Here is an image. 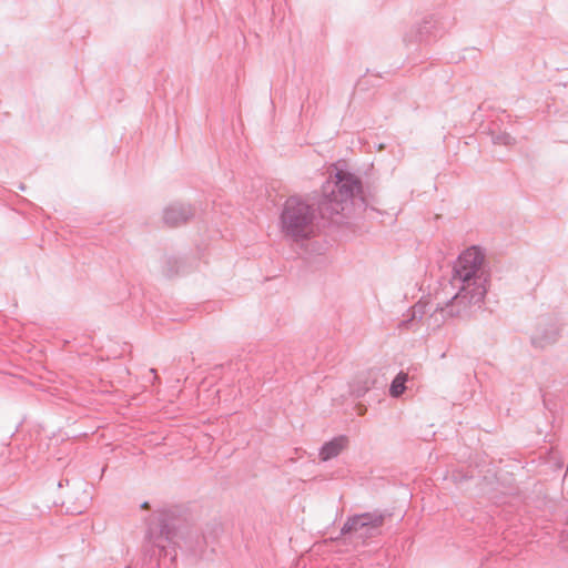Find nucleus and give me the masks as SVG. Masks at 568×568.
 I'll list each match as a JSON object with an SVG mask.
<instances>
[{"instance_id": "obj_1", "label": "nucleus", "mask_w": 568, "mask_h": 568, "mask_svg": "<svg viewBox=\"0 0 568 568\" xmlns=\"http://www.w3.org/2000/svg\"><path fill=\"white\" fill-rule=\"evenodd\" d=\"M489 277L484 252L477 246L465 250L453 265L449 280L453 294L438 310L447 316H471L484 305Z\"/></svg>"}, {"instance_id": "obj_2", "label": "nucleus", "mask_w": 568, "mask_h": 568, "mask_svg": "<svg viewBox=\"0 0 568 568\" xmlns=\"http://www.w3.org/2000/svg\"><path fill=\"white\" fill-rule=\"evenodd\" d=\"M179 537V519L173 511L168 509L158 511L148 523L143 546L144 556L149 557L150 561L154 560L156 566H160L162 557H170L171 561L175 560Z\"/></svg>"}, {"instance_id": "obj_3", "label": "nucleus", "mask_w": 568, "mask_h": 568, "mask_svg": "<svg viewBox=\"0 0 568 568\" xmlns=\"http://www.w3.org/2000/svg\"><path fill=\"white\" fill-rule=\"evenodd\" d=\"M318 206L315 207L301 196L293 195L282 205L278 226L282 236L300 243L312 239L317 231Z\"/></svg>"}, {"instance_id": "obj_4", "label": "nucleus", "mask_w": 568, "mask_h": 568, "mask_svg": "<svg viewBox=\"0 0 568 568\" xmlns=\"http://www.w3.org/2000/svg\"><path fill=\"white\" fill-rule=\"evenodd\" d=\"M362 191L363 185L358 176L345 170H337L333 184L328 182L323 189L318 202L321 216L338 223L337 217L353 205L355 196L362 194Z\"/></svg>"}, {"instance_id": "obj_5", "label": "nucleus", "mask_w": 568, "mask_h": 568, "mask_svg": "<svg viewBox=\"0 0 568 568\" xmlns=\"http://www.w3.org/2000/svg\"><path fill=\"white\" fill-rule=\"evenodd\" d=\"M386 515L381 510H373L349 516L341 528L342 536L365 542L367 539L381 535Z\"/></svg>"}, {"instance_id": "obj_6", "label": "nucleus", "mask_w": 568, "mask_h": 568, "mask_svg": "<svg viewBox=\"0 0 568 568\" xmlns=\"http://www.w3.org/2000/svg\"><path fill=\"white\" fill-rule=\"evenodd\" d=\"M560 331V318L556 316L541 317L531 336V343L536 347L545 348L558 339Z\"/></svg>"}, {"instance_id": "obj_7", "label": "nucleus", "mask_w": 568, "mask_h": 568, "mask_svg": "<svg viewBox=\"0 0 568 568\" xmlns=\"http://www.w3.org/2000/svg\"><path fill=\"white\" fill-rule=\"evenodd\" d=\"M435 28V20L433 16H426L423 18L422 22L412 26L403 36V42L405 45H408L410 42H414L410 39V33H416V41L427 43L429 41V37L432 34L433 29Z\"/></svg>"}, {"instance_id": "obj_8", "label": "nucleus", "mask_w": 568, "mask_h": 568, "mask_svg": "<svg viewBox=\"0 0 568 568\" xmlns=\"http://www.w3.org/2000/svg\"><path fill=\"white\" fill-rule=\"evenodd\" d=\"M192 215L193 210L190 205L173 203L164 210L163 221L170 226H178L185 223Z\"/></svg>"}, {"instance_id": "obj_9", "label": "nucleus", "mask_w": 568, "mask_h": 568, "mask_svg": "<svg viewBox=\"0 0 568 568\" xmlns=\"http://www.w3.org/2000/svg\"><path fill=\"white\" fill-rule=\"evenodd\" d=\"M348 438L345 435H339L331 440L324 443L320 448V459L322 462H328L337 457L342 450L347 446Z\"/></svg>"}, {"instance_id": "obj_10", "label": "nucleus", "mask_w": 568, "mask_h": 568, "mask_svg": "<svg viewBox=\"0 0 568 568\" xmlns=\"http://www.w3.org/2000/svg\"><path fill=\"white\" fill-rule=\"evenodd\" d=\"M375 383L376 379L373 377L372 372L362 373L351 384V393L357 398L363 397L369 389L375 386Z\"/></svg>"}, {"instance_id": "obj_11", "label": "nucleus", "mask_w": 568, "mask_h": 568, "mask_svg": "<svg viewBox=\"0 0 568 568\" xmlns=\"http://www.w3.org/2000/svg\"><path fill=\"white\" fill-rule=\"evenodd\" d=\"M408 376L404 372H399L390 383L389 394L392 397H399L406 389V382Z\"/></svg>"}, {"instance_id": "obj_12", "label": "nucleus", "mask_w": 568, "mask_h": 568, "mask_svg": "<svg viewBox=\"0 0 568 568\" xmlns=\"http://www.w3.org/2000/svg\"><path fill=\"white\" fill-rule=\"evenodd\" d=\"M491 142L498 145L511 146L515 144V138L508 132H495L490 133Z\"/></svg>"}, {"instance_id": "obj_13", "label": "nucleus", "mask_w": 568, "mask_h": 568, "mask_svg": "<svg viewBox=\"0 0 568 568\" xmlns=\"http://www.w3.org/2000/svg\"><path fill=\"white\" fill-rule=\"evenodd\" d=\"M424 315L423 306L419 304H416L412 310V315L409 318L404 320L400 322L399 326L403 328H410L413 324L415 323L416 318L422 320Z\"/></svg>"}, {"instance_id": "obj_14", "label": "nucleus", "mask_w": 568, "mask_h": 568, "mask_svg": "<svg viewBox=\"0 0 568 568\" xmlns=\"http://www.w3.org/2000/svg\"><path fill=\"white\" fill-rule=\"evenodd\" d=\"M449 298L445 300V301H438L437 302V305H436V308L434 311V313H432V316H435L436 313H439L442 315V317L445 320V318H453L454 316H447L445 314H443V312L440 310H438L439 306H444L445 303L448 301ZM460 318H466L467 316H459Z\"/></svg>"}, {"instance_id": "obj_15", "label": "nucleus", "mask_w": 568, "mask_h": 568, "mask_svg": "<svg viewBox=\"0 0 568 568\" xmlns=\"http://www.w3.org/2000/svg\"><path fill=\"white\" fill-rule=\"evenodd\" d=\"M410 39L414 41V42H410L408 45H406L407 48H409L410 45H415V44H422L423 42H419V41H416V33H410Z\"/></svg>"}, {"instance_id": "obj_16", "label": "nucleus", "mask_w": 568, "mask_h": 568, "mask_svg": "<svg viewBox=\"0 0 568 568\" xmlns=\"http://www.w3.org/2000/svg\"><path fill=\"white\" fill-rule=\"evenodd\" d=\"M141 508L142 509H148L149 508V503L148 501H144L141 504Z\"/></svg>"}]
</instances>
